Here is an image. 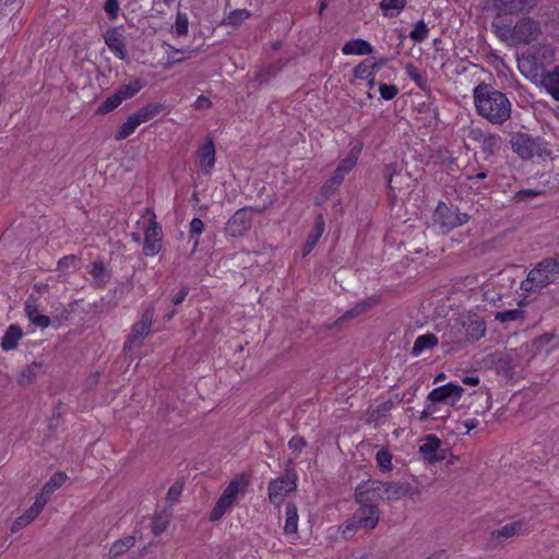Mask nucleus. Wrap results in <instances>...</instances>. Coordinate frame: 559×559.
<instances>
[{"label":"nucleus","instance_id":"nucleus-29","mask_svg":"<svg viewBox=\"0 0 559 559\" xmlns=\"http://www.w3.org/2000/svg\"><path fill=\"white\" fill-rule=\"evenodd\" d=\"M90 274L97 286H104L111 277L110 272L102 261H94L91 264Z\"/></svg>","mask_w":559,"mask_h":559},{"label":"nucleus","instance_id":"nucleus-25","mask_svg":"<svg viewBox=\"0 0 559 559\" xmlns=\"http://www.w3.org/2000/svg\"><path fill=\"white\" fill-rule=\"evenodd\" d=\"M438 344V337L432 333L419 335L413 345L412 355L418 357L426 349L433 348Z\"/></svg>","mask_w":559,"mask_h":559},{"label":"nucleus","instance_id":"nucleus-64","mask_svg":"<svg viewBox=\"0 0 559 559\" xmlns=\"http://www.w3.org/2000/svg\"><path fill=\"white\" fill-rule=\"evenodd\" d=\"M344 178L345 175L343 173H338V169L336 168L328 181L337 188L343 182Z\"/></svg>","mask_w":559,"mask_h":559},{"label":"nucleus","instance_id":"nucleus-56","mask_svg":"<svg viewBox=\"0 0 559 559\" xmlns=\"http://www.w3.org/2000/svg\"><path fill=\"white\" fill-rule=\"evenodd\" d=\"M36 299L33 298V297H29L26 302H25V313L27 316V318L29 319V321L32 319H34V317H36V314H38V308H37V305H36Z\"/></svg>","mask_w":559,"mask_h":559},{"label":"nucleus","instance_id":"nucleus-61","mask_svg":"<svg viewBox=\"0 0 559 559\" xmlns=\"http://www.w3.org/2000/svg\"><path fill=\"white\" fill-rule=\"evenodd\" d=\"M203 227H204L203 222L200 218L195 217L190 223V231L193 235H197V236L201 235L203 231Z\"/></svg>","mask_w":559,"mask_h":559},{"label":"nucleus","instance_id":"nucleus-46","mask_svg":"<svg viewBox=\"0 0 559 559\" xmlns=\"http://www.w3.org/2000/svg\"><path fill=\"white\" fill-rule=\"evenodd\" d=\"M555 341V336L554 335H550V334H544L542 336H539L537 340H536V345H537V348L539 350H545L546 354H549L551 350H554L557 345L559 344V342H556L555 344H552L550 347H547L548 345H550V343Z\"/></svg>","mask_w":559,"mask_h":559},{"label":"nucleus","instance_id":"nucleus-30","mask_svg":"<svg viewBox=\"0 0 559 559\" xmlns=\"http://www.w3.org/2000/svg\"><path fill=\"white\" fill-rule=\"evenodd\" d=\"M360 151L361 148L359 146L352 147L347 155L340 160L336 167L338 173H343L344 175L348 174L355 167L360 155Z\"/></svg>","mask_w":559,"mask_h":559},{"label":"nucleus","instance_id":"nucleus-36","mask_svg":"<svg viewBox=\"0 0 559 559\" xmlns=\"http://www.w3.org/2000/svg\"><path fill=\"white\" fill-rule=\"evenodd\" d=\"M139 127L136 121L131 117H128L127 121L123 122L117 130L115 134V139L117 141H122L134 133L135 129Z\"/></svg>","mask_w":559,"mask_h":559},{"label":"nucleus","instance_id":"nucleus-5","mask_svg":"<svg viewBox=\"0 0 559 559\" xmlns=\"http://www.w3.org/2000/svg\"><path fill=\"white\" fill-rule=\"evenodd\" d=\"M364 493L372 496V499L392 502L405 497H413L415 492L408 483L381 481L370 478L359 483V497L364 498Z\"/></svg>","mask_w":559,"mask_h":559},{"label":"nucleus","instance_id":"nucleus-24","mask_svg":"<svg viewBox=\"0 0 559 559\" xmlns=\"http://www.w3.org/2000/svg\"><path fill=\"white\" fill-rule=\"evenodd\" d=\"M492 7L498 14H512L524 10V0H492Z\"/></svg>","mask_w":559,"mask_h":559},{"label":"nucleus","instance_id":"nucleus-32","mask_svg":"<svg viewBox=\"0 0 559 559\" xmlns=\"http://www.w3.org/2000/svg\"><path fill=\"white\" fill-rule=\"evenodd\" d=\"M135 544V538L133 536H127L122 539L116 540L110 549L109 556L110 558H117L122 554H126L129 549H131Z\"/></svg>","mask_w":559,"mask_h":559},{"label":"nucleus","instance_id":"nucleus-38","mask_svg":"<svg viewBox=\"0 0 559 559\" xmlns=\"http://www.w3.org/2000/svg\"><path fill=\"white\" fill-rule=\"evenodd\" d=\"M40 367L41 365L40 364H37V362H34L29 366H27L22 372H21V376H20V380L19 382L22 384V385H25V384H29L32 383L38 376V372L40 370Z\"/></svg>","mask_w":559,"mask_h":559},{"label":"nucleus","instance_id":"nucleus-47","mask_svg":"<svg viewBox=\"0 0 559 559\" xmlns=\"http://www.w3.org/2000/svg\"><path fill=\"white\" fill-rule=\"evenodd\" d=\"M245 21V11L243 10H234L231 11L226 19L223 21L225 25H231L234 27H238Z\"/></svg>","mask_w":559,"mask_h":559},{"label":"nucleus","instance_id":"nucleus-9","mask_svg":"<svg viewBox=\"0 0 559 559\" xmlns=\"http://www.w3.org/2000/svg\"><path fill=\"white\" fill-rule=\"evenodd\" d=\"M243 486V476H238L228 484L210 514L211 521L221 520L223 515L233 508L236 502L237 495Z\"/></svg>","mask_w":559,"mask_h":559},{"label":"nucleus","instance_id":"nucleus-57","mask_svg":"<svg viewBox=\"0 0 559 559\" xmlns=\"http://www.w3.org/2000/svg\"><path fill=\"white\" fill-rule=\"evenodd\" d=\"M465 135L467 139H471L481 144L483 140L487 134H485L479 128H468L467 133Z\"/></svg>","mask_w":559,"mask_h":559},{"label":"nucleus","instance_id":"nucleus-54","mask_svg":"<svg viewBox=\"0 0 559 559\" xmlns=\"http://www.w3.org/2000/svg\"><path fill=\"white\" fill-rule=\"evenodd\" d=\"M183 486L181 483H175L167 491L166 498L170 503H175L178 501L179 497L182 493Z\"/></svg>","mask_w":559,"mask_h":559},{"label":"nucleus","instance_id":"nucleus-44","mask_svg":"<svg viewBox=\"0 0 559 559\" xmlns=\"http://www.w3.org/2000/svg\"><path fill=\"white\" fill-rule=\"evenodd\" d=\"M524 312L521 309H511L506 311L497 312L495 319L499 322L516 321L523 318Z\"/></svg>","mask_w":559,"mask_h":559},{"label":"nucleus","instance_id":"nucleus-34","mask_svg":"<svg viewBox=\"0 0 559 559\" xmlns=\"http://www.w3.org/2000/svg\"><path fill=\"white\" fill-rule=\"evenodd\" d=\"M144 86V83L135 79L133 81H130L128 84L120 87L117 93L120 95L122 100H126L128 98H131L135 94H138Z\"/></svg>","mask_w":559,"mask_h":559},{"label":"nucleus","instance_id":"nucleus-22","mask_svg":"<svg viewBox=\"0 0 559 559\" xmlns=\"http://www.w3.org/2000/svg\"><path fill=\"white\" fill-rule=\"evenodd\" d=\"M342 52L345 56H365L372 53L373 48L367 40L357 38L346 41L342 47Z\"/></svg>","mask_w":559,"mask_h":559},{"label":"nucleus","instance_id":"nucleus-52","mask_svg":"<svg viewBox=\"0 0 559 559\" xmlns=\"http://www.w3.org/2000/svg\"><path fill=\"white\" fill-rule=\"evenodd\" d=\"M79 264V259L75 255H66L58 262V270L64 272L69 269H75Z\"/></svg>","mask_w":559,"mask_h":559},{"label":"nucleus","instance_id":"nucleus-48","mask_svg":"<svg viewBox=\"0 0 559 559\" xmlns=\"http://www.w3.org/2000/svg\"><path fill=\"white\" fill-rule=\"evenodd\" d=\"M405 71H406L407 76L409 79H412L418 87L424 88L425 81H424L423 76L420 75L418 69L413 63H407L405 66Z\"/></svg>","mask_w":559,"mask_h":559},{"label":"nucleus","instance_id":"nucleus-27","mask_svg":"<svg viewBox=\"0 0 559 559\" xmlns=\"http://www.w3.org/2000/svg\"><path fill=\"white\" fill-rule=\"evenodd\" d=\"M22 336L23 333L19 326L10 325L1 340V348L7 352L14 349Z\"/></svg>","mask_w":559,"mask_h":559},{"label":"nucleus","instance_id":"nucleus-11","mask_svg":"<svg viewBox=\"0 0 559 559\" xmlns=\"http://www.w3.org/2000/svg\"><path fill=\"white\" fill-rule=\"evenodd\" d=\"M154 319V308L148 307L143 313L131 331V334L129 336V340L127 344L124 345V349H133L139 348L144 338L150 334L152 323Z\"/></svg>","mask_w":559,"mask_h":559},{"label":"nucleus","instance_id":"nucleus-45","mask_svg":"<svg viewBox=\"0 0 559 559\" xmlns=\"http://www.w3.org/2000/svg\"><path fill=\"white\" fill-rule=\"evenodd\" d=\"M168 526V519L164 514H158L154 516L152 521V532L155 536L160 535L166 531Z\"/></svg>","mask_w":559,"mask_h":559},{"label":"nucleus","instance_id":"nucleus-55","mask_svg":"<svg viewBox=\"0 0 559 559\" xmlns=\"http://www.w3.org/2000/svg\"><path fill=\"white\" fill-rule=\"evenodd\" d=\"M105 12L109 15L110 19L115 20L118 15L119 11V2L118 0H106L104 4Z\"/></svg>","mask_w":559,"mask_h":559},{"label":"nucleus","instance_id":"nucleus-10","mask_svg":"<svg viewBox=\"0 0 559 559\" xmlns=\"http://www.w3.org/2000/svg\"><path fill=\"white\" fill-rule=\"evenodd\" d=\"M468 219L469 215L452 210L443 202H440L437 205L433 213V221L439 225V228L443 234L466 224Z\"/></svg>","mask_w":559,"mask_h":559},{"label":"nucleus","instance_id":"nucleus-62","mask_svg":"<svg viewBox=\"0 0 559 559\" xmlns=\"http://www.w3.org/2000/svg\"><path fill=\"white\" fill-rule=\"evenodd\" d=\"M538 194H539L538 191L528 189V190H521V191L516 192L514 198L518 201H524L527 198L537 197Z\"/></svg>","mask_w":559,"mask_h":559},{"label":"nucleus","instance_id":"nucleus-20","mask_svg":"<svg viewBox=\"0 0 559 559\" xmlns=\"http://www.w3.org/2000/svg\"><path fill=\"white\" fill-rule=\"evenodd\" d=\"M198 160L201 170L209 174L215 163V147L212 140H207L198 151Z\"/></svg>","mask_w":559,"mask_h":559},{"label":"nucleus","instance_id":"nucleus-12","mask_svg":"<svg viewBox=\"0 0 559 559\" xmlns=\"http://www.w3.org/2000/svg\"><path fill=\"white\" fill-rule=\"evenodd\" d=\"M385 175L391 201L408 194L411 181L408 174L396 171L393 165H388L385 167Z\"/></svg>","mask_w":559,"mask_h":559},{"label":"nucleus","instance_id":"nucleus-4","mask_svg":"<svg viewBox=\"0 0 559 559\" xmlns=\"http://www.w3.org/2000/svg\"><path fill=\"white\" fill-rule=\"evenodd\" d=\"M559 277V261L546 258L536 263L521 282L520 289L526 294H539Z\"/></svg>","mask_w":559,"mask_h":559},{"label":"nucleus","instance_id":"nucleus-58","mask_svg":"<svg viewBox=\"0 0 559 559\" xmlns=\"http://www.w3.org/2000/svg\"><path fill=\"white\" fill-rule=\"evenodd\" d=\"M212 106L211 99L205 95H200L193 104V107L198 110L207 109Z\"/></svg>","mask_w":559,"mask_h":559},{"label":"nucleus","instance_id":"nucleus-13","mask_svg":"<svg viewBox=\"0 0 559 559\" xmlns=\"http://www.w3.org/2000/svg\"><path fill=\"white\" fill-rule=\"evenodd\" d=\"M513 151L522 159L540 157L544 150L539 142L525 133H518L511 140Z\"/></svg>","mask_w":559,"mask_h":559},{"label":"nucleus","instance_id":"nucleus-8","mask_svg":"<svg viewBox=\"0 0 559 559\" xmlns=\"http://www.w3.org/2000/svg\"><path fill=\"white\" fill-rule=\"evenodd\" d=\"M485 322L476 314H461L450 330V336L456 342L477 341L485 335Z\"/></svg>","mask_w":559,"mask_h":559},{"label":"nucleus","instance_id":"nucleus-39","mask_svg":"<svg viewBox=\"0 0 559 559\" xmlns=\"http://www.w3.org/2000/svg\"><path fill=\"white\" fill-rule=\"evenodd\" d=\"M500 135L493 133L487 134L480 144L483 151L488 152L490 154L497 152L500 148Z\"/></svg>","mask_w":559,"mask_h":559},{"label":"nucleus","instance_id":"nucleus-63","mask_svg":"<svg viewBox=\"0 0 559 559\" xmlns=\"http://www.w3.org/2000/svg\"><path fill=\"white\" fill-rule=\"evenodd\" d=\"M27 525H29L25 520L24 518L21 515L19 516L11 525V532L12 533H16L19 532L20 530L26 527Z\"/></svg>","mask_w":559,"mask_h":559},{"label":"nucleus","instance_id":"nucleus-51","mask_svg":"<svg viewBox=\"0 0 559 559\" xmlns=\"http://www.w3.org/2000/svg\"><path fill=\"white\" fill-rule=\"evenodd\" d=\"M405 4L406 0H382L380 7L385 13L390 10L400 12L404 9Z\"/></svg>","mask_w":559,"mask_h":559},{"label":"nucleus","instance_id":"nucleus-17","mask_svg":"<svg viewBox=\"0 0 559 559\" xmlns=\"http://www.w3.org/2000/svg\"><path fill=\"white\" fill-rule=\"evenodd\" d=\"M402 402V397H400L397 394L394 395L391 399H388L385 401H382L378 403L377 405L370 407L368 412V421L369 423H378L383 417H385L391 409L399 403Z\"/></svg>","mask_w":559,"mask_h":559},{"label":"nucleus","instance_id":"nucleus-35","mask_svg":"<svg viewBox=\"0 0 559 559\" xmlns=\"http://www.w3.org/2000/svg\"><path fill=\"white\" fill-rule=\"evenodd\" d=\"M189 31V19L188 15L183 12H178L176 14L175 24L171 28V34L181 37L186 36Z\"/></svg>","mask_w":559,"mask_h":559},{"label":"nucleus","instance_id":"nucleus-6","mask_svg":"<svg viewBox=\"0 0 559 559\" xmlns=\"http://www.w3.org/2000/svg\"><path fill=\"white\" fill-rule=\"evenodd\" d=\"M136 229L143 233V253L146 257L158 254L163 247V231L153 210H143L141 218L136 222Z\"/></svg>","mask_w":559,"mask_h":559},{"label":"nucleus","instance_id":"nucleus-49","mask_svg":"<svg viewBox=\"0 0 559 559\" xmlns=\"http://www.w3.org/2000/svg\"><path fill=\"white\" fill-rule=\"evenodd\" d=\"M379 301L377 296H371L366 300L358 302L349 313H361L376 306Z\"/></svg>","mask_w":559,"mask_h":559},{"label":"nucleus","instance_id":"nucleus-43","mask_svg":"<svg viewBox=\"0 0 559 559\" xmlns=\"http://www.w3.org/2000/svg\"><path fill=\"white\" fill-rule=\"evenodd\" d=\"M123 100L120 95L116 92L111 96H109L104 103H102L98 107V112L107 114L116 109Z\"/></svg>","mask_w":559,"mask_h":559},{"label":"nucleus","instance_id":"nucleus-33","mask_svg":"<svg viewBox=\"0 0 559 559\" xmlns=\"http://www.w3.org/2000/svg\"><path fill=\"white\" fill-rule=\"evenodd\" d=\"M392 459L393 455L386 448H381L376 454L377 465L384 473L393 469Z\"/></svg>","mask_w":559,"mask_h":559},{"label":"nucleus","instance_id":"nucleus-15","mask_svg":"<svg viewBox=\"0 0 559 559\" xmlns=\"http://www.w3.org/2000/svg\"><path fill=\"white\" fill-rule=\"evenodd\" d=\"M441 440L435 435H428L421 440L419 445V453L430 464H435L444 459V455L440 454Z\"/></svg>","mask_w":559,"mask_h":559},{"label":"nucleus","instance_id":"nucleus-41","mask_svg":"<svg viewBox=\"0 0 559 559\" xmlns=\"http://www.w3.org/2000/svg\"><path fill=\"white\" fill-rule=\"evenodd\" d=\"M428 34L429 28L427 24L424 20H420L415 24L414 29L409 33V37L416 43H421L428 37Z\"/></svg>","mask_w":559,"mask_h":559},{"label":"nucleus","instance_id":"nucleus-60","mask_svg":"<svg viewBox=\"0 0 559 559\" xmlns=\"http://www.w3.org/2000/svg\"><path fill=\"white\" fill-rule=\"evenodd\" d=\"M288 445L290 449L295 451H301L306 445V441L304 440V438L296 436L289 440Z\"/></svg>","mask_w":559,"mask_h":559},{"label":"nucleus","instance_id":"nucleus-37","mask_svg":"<svg viewBox=\"0 0 559 559\" xmlns=\"http://www.w3.org/2000/svg\"><path fill=\"white\" fill-rule=\"evenodd\" d=\"M166 47V53L169 63L181 62L182 60L190 58L193 52L192 50L177 49L171 45H167Z\"/></svg>","mask_w":559,"mask_h":559},{"label":"nucleus","instance_id":"nucleus-42","mask_svg":"<svg viewBox=\"0 0 559 559\" xmlns=\"http://www.w3.org/2000/svg\"><path fill=\"white\" fill-rule=\"evenodd\" d=\"M46 503L43 502V499H35V502L31 506V508L22 514L24 520L31 524L44 510Z\"/></svg>","mask_w":559,"mask_h":559},{"label":"nucleus","instance_id":"nucleus-18","mask_svg":"<svg viewBox=\"0 0 559 559\" xmlns=\"http://www.w3.org/2000/svg\"><path fill=\"white\" fill-rule=\"evenodd\" d=\"M526 524L523 521L508 523L492 532V538L498 542H504L513 536L525 534L527 532Z\"/></svg>","mask_w":559,"mask_h":559},{"label":"nucleus","instance_id":"nucleus-19","mask_svg":"<svg viewBox=\"0 0 559 559\" xmlns=\"http://www.w3.org/2000/svg\"><path fill=\"white\" fill-rule=\"evenodd\" d=\"M68 479L64 472H56L49 480L43 486L40 492L36 496L38 499H43V502L47 504L52 493L59 489Z\"/></svg>","mask_w":559,"mask_h":559},{"label":"nucleus","instance_id":"nucleus-59","mask_svg":"<svg viewBox=\"0 0 559 559\" xmlns=\"http://www.w3.org/2000/svg\"><path fill=\"white\" fill-rule=\"evenodd\" d=\"M31 322L41 329L48 328L50 325V318L45 314H36L34 319L31 320Z\"/></svg>","mask_w":559,"mask_h":559},{"label":"nucleus","instance_id":"nucleus-14","mask_svg":"<svg viewBox=\"0 0 559 559\" xmlns=\"http://www.w3.org/2000/svg\"><path fill=\"white\" fill-rule=\"evenodd\" d=\"M296 481L293 476L285 475L273 480L269 486V498L272 503L281 504L288 493L295 491Z\"/></svg>","mask_w":559,"mask_h":559},{"label":"nucleus","instance_id":"nucleus-53","mask_svg":"<svg viewBox=\"0 0 559 559\" xmlns=\"http://www.w3.org/2000/svg\"><path fill=\"white\" fill-rule=\"evenodd\" d=\"M336 189L331 182L326 181L320 189L319 197L317 198V204L325 202Z\"/></svg>","mask_w":559,"mask_h":559},{"label":"nucleus","instance_id":"nucleus-1","mask_svg":"<svg viewBox=\"0 0 559 559\" xmlns=\"http://www.w3.org/2000/svg\"><path fill=\"white\" fill-rule=\"evenodd\" d=\"M476 112L493 124H502L511 117L512 105L500 91L488 84H478L473 90Z\"/></svg>","mask_w":559,"mask_h":559},{"label":"nucleus","instance_id":"nucleus-28","mask_svg":"<svg viewBox=\"0 0 559 559\" xmlns=\"http://www.w3.org/2000/svg\"><path fill=\"white\" fill-rule=\"evenodd\" d=\"M162 106L158 104H148L131 115L140 126L155 118L160 112Z\"/></svg>","mask_w":559,"mask_h":559},{"label":"nucleus","instance_id":"nucleus-7","mask_svg":"<svg viewBox=\"0 0 559 559\" xmlns=\"http://www.w3.org/2000/svg\"><path fill=\"white\" fill-rule=\"evenodd\" d=\"M464 389L452 382L433 389L429 395V404L420 414V420H425L440 409V404L454 406L462 399Z\"/></svg>","mask_w":559,"mask_h":559},{"label":"nucleus","instance_id":"nucleus-3","mask_svg":"<svg viewBox=\"0 0 559 559\" xmlns=\"http://www.w3.org/2000/svg\"><path fill=\"white\" fill-rule=\"evenodd\" d=\"M498 37L510 46H527L536 43L543 35L538 21L522 17L513 26L497 25Z\"/></svg>","mask_w":559,"mask_h":559},{"label":"nucleus","instance_id":"nucleus-16","mask_svg":"<svg viewBox=\"0 0 559 559\" xmlns=\"http://www.w3.org/2000/svg\"><path fill=\"white\" fill-rule=\"evenodd\" d=\"M104 40L110 51L120 60L127 58L126 40L118 28H109L104 34Z\"/></svg>","mask_w":559,"mask_h":559},{"label":"nucleus","instance_id":"nucleus-31","mask_svg":"<svg viewBox=\"0 0 559 559\" xmlns=\"http://www.w3.org/2000/svg\"><path fill=\"white\" fill-rule=\"evenodd\" d=\"M543 84L552 97L559 100V67L544 75Z\"/></svg>","mask_w":559,"mask_h":559},{"label":"nucleus","instance_id":"nucleus-26","mask_svg":"<svg viewBox=\"0 0 559 559\" xmlns=\"http://www.w3.org/2000/svg\"><path fill=\"white\" fill-rule=\"evenodd\" d=\"M298 512L297 508L293 503H288L286 506L285 510V525H284V533L285 535L295 536L298 531Z\"/></svg>","mask_w":559,"mask_h":559},{"label":"nucleus","instance_id":"nucleus-21","mask_svg":"<svg viewBox=\"0 0 559 559\" xmlns=\"http://www.w3.org/2000/svg\"><path fill=\"white\" fill-rule=\"evenodd\" d=\"M325 228V222L322 215H318L313 225L312 230L308 235V238L305 242L302 253L304 255L309 254L313 248L317 246L319 239L321 238Z\"/></svg>","mask_w":559,"mask_h":559},{"label":"nucleus","instance_id":"nucleus-40","mask_svg":"<svg viewBox=\"0 0 559 559\" xmlns=\"http://www.w3.org/2000/svg\"><path fill=\"white\" fill-rule=\"evenodd\" d=\"M354 75L356 79H359V80H367L368 78H371L372 75H374L373 66L371 64V61L368 59L361 61L354 69Z\"/></svg>","mask_w":559,"mask_h":559},{"label":"nucleus","instance_id":"nucleus-23","mask_svg":"<svg viewBox=\"0 0 559 559\" xmlns=\"http://www.w3.org/2000/svg\"><path fill=\"white\" fill-rule=\"evenodd\" d=\"M225 231L229 237H242L245 234V210L239 209L226 223Z\"/></svg>","mask_w":559,"mask_h":559},{"label":"nucleus","instance_id":"nucleus-2","mask_svg":"<svg viewBox=\"0 0 559 559\" xmlns=\"http://www.w3.org/2000/svg\"><path fill=\"white\" fill-rule=\"evenodd\" d=\"M362 496L364 498L359 497L358 484L355 488V501L358 508L347 521L340 525V532L344 538L352 537L358 531L371 532L380 522L381 512L379 506L372 502V496L368 493Z\"/></svg>","mask_w":559,"mask_h":559},{"label":"nucleus","instance_id":"nucleus-50","mask_svg":"<svg viewBox=\"0 0 559 559\" xmlns=\"http://www.w3.org/2000/svg\"><path fill=\"white\" fill-rule=\"evenodd\" d=\"M379 92L384 100H391L399 94V88L393 84L382 83L379 86Z\"/></svg>","mask_w":559,"mask_h":559}]
</instances>
